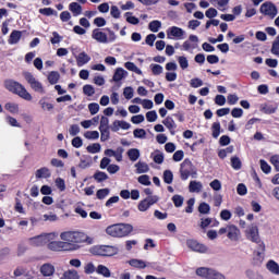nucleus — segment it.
<instances>
[{"instance_id": "nucleus-1", "label": "nucleus", "mask_w": 279, "mask_h": 279, "mask_svg": "<svg viewBox=\"0 0 279 279\" xmlns=\"http://www.w3.org/2000/svg\"><path fill=\"white\" fill-rule=\"evenodd\" d=\"M60 239L69 245H74L75 248L70 250V252L80 250L78 243H88V245L93 243V239L90 236L80 231H64L60 234Z\"/></svg>"}, {"instance_id": "nucleus-2", "label": "nucleus", "mask_w": 279, "mask_h": 279, "mask_svg": "<svg viewBox=\"0 0 279 279\" xmlns=\"http://www.w3.org/2000/svg\"><path fill=\"white\" fill-rule=\"evenodd\" d=\"M133 230L134 227L130 223H117L107 227L106 233L116 239H123V236H130Z\"/></svg>"}, {"instance_id": "nucleus-3", "label": "nucleus", "mask_w": 279, "mask_h": 279, "mask_svg": "<svg viewBox=\"0 0 279 279\" xmlns=\"http://www.w3.org/2000/svg\"><path fill=\"white\" fill-rule=\"evenodd\" d=\"M4 88H7V90L10 93H13V95H17L22 99H25V101H32L33 99L32 94L27 92L25 86L14 80H7L4 82Z\"/></svg>"}, {"instance_id": "nucleus-4", "label": "nucleus", "mask_w": 279, "mask_h": 279, "mask_svg": "<svg viewBox=\"0 0 279 279\" xmlns=\"http://www.w3.org/2000/svg\"><path fill=\"white\" fill-rule=\"evenodd\" d=\"M245 236L247 241L252 243H256L258 245V250L265 252V242L260 240V233L258 232V226L252 225L245 230Z\"/></svg>"}, {"instance_id": "nucleus-5", "label": "nucleus", "mask_w": 279, "mask_h": 279, "mask_svg": "<svg viewBox=\"0 0 279 279\" xmlns=\"http://www.w3.org/2000/svg\"><path fill=\"white\" fill-rule=\"evenodd\" d=\"M94 256H117L119 247L112 245H96L90 248Z\"/></svg>"}, {"instance_id": "nucleus-6", "label": "nucleus", "mask_w": 279, "mask_h": 279, "mask_svg": "<svg viewBox=\"0 0 279 279\" xmlns=\"http://www.w3.org/2000/svg\"><path fill=\"white\" fill-rule=\"evenodd\" d=\"M196 276L205 279H226V277L221 272L207 267L197 268Z\"/></svg>"}, {"instance_id": "nucleus-7", "label": "nucleus", "mask_w": 279, "mask_h": 279, "mask_svg": "<svg viewBox=\"0 0 279 279\" xmlns=\"http://www.w3.org/2000/svg\"><path fill=\"white\" fill-rule=\"evenodd\" d=\"M24 78L26 80L27 84H29L31 88L35 93H39L40 95H45V87L43 86V83H40L36 77H34V74L31 72H24L23 73Z\"/></svg>"}, {"instance_id": "nucleus-8", "label": "nucleus", "mask_w": 279, "mask_h": 279, "mask_svg": "<svg viewBox=\"0 0 279 279\" xmlns=\"http://www.w3.org/2000/svg\"><path fill=\"white\" fill-rule=\"evenodd\" d=\"M260 14L269 16V19H276L278 16V8L272 2H264L259 8Z\"/></svg>"}, {"instance_id": "nucleus-9", "label": "nucleus", "mask_w": 279, "mask_h": 279, "mask_svg": "<svg viewBox=\"0 0 279 279\" xmlns=\"http://www.w3.org/2000/svg\"><path fill=\"white\" fill-rule=\"evenodd\" d=\"M48 248L51 252H71V250H75L74 245L65 243L64 241H52L48 244Z\"/></svg>"}, {"instance_id": "nucleus-10", "label": "nucleus", "mask_w": 279, "mask_h": 279, "mask_svg": "<svg viewBox=\"0 0 279 279\" xmlns=\"http://www.w3.org/2000/svg\"><path fill=\"white\" fill-rule=\"evenodd\" d=\"M193 173V161L191 159L186 158L183 160L180 167V177L181 180H186L187 178H191Z\"/></svg>"}, {"instance_id": "nucleus-11", "label": "nucleus", "mask_w": 279, "mask_h": 279, "mask_svg": "<svg viewBox=\"0 0 279 279\" xmlns=\"http://www.w3.org/2000/svg\"><path fill=\"white\" fill-rule=\"evenodd\" d=\"M154 204H158V196H148L138 203L137 209L140 213H145L149 210Z\"/></svg>"}, {"instance_id": "nucleus-12", "label": "nucleus", "mask_w": 279, "mask_h": 279, "mask_svg": "<svg viewBox=\"0 0 279 279\" xmlns=\"http://www.w3.org/2000/svg\"><path fill=\"white\" fill-rule=\"evenodd\" d=\"M186 245L192 252H198V254H206L208 252V246L197 242L196 240H187Z\"/></svg>"}, {"instance_id": "nucleus-13", "label": "nucleus", "mask_w": 279, "mask_h": 279, "mask_svg": "<svg viewBox=\"0 0 279 279\" xmlns=\"http://www.w3.org/2000/svg\"><path fill=\"white\" fill-rule=\"evenodd\" d=\"M168 38H177V40H182L184 38V29L178 26H171L167 29Z\"/></svg>"}, {"instance_id": "nucleus-14", "label": "nucleus", "mask_w": 279, "mask_h": 279, "mask_svg": "<svg viewBox=\"0 0 279 279\" xmlns=\"http://www.w3.org/2000/svg\"><path fill=\"white\" fill-rule=\"evenodd\" d=\"M227 236L230 241H239V236H241V230L235 225H229Z\"/></svg>"}, {"instance_id": "nucleus-15", "label": "nucleus", "mask_w": 279, "mask_h": 279, "mask_svg": "<svg viewBox=\"0 0 279 279\" xmlns=\"http://www.w3.org/2000/svg\"><path fill=\"white\" fill-rule=\"evenodd\" d=\"M92 38L94 40H97V43H102V45L108 44V35L101 32L99 28H95L92 32Z\"/></svg>"}, {"instance_id": "nucleus-16", "label": "nucleus", "mask_w": 279, "mask_h": 279, "mask_svg": "<svg viewBox=\"0 0 279 279\" xmlns=\"http://www.w3.org/2000/svg\"><path fill=\"white\" fill-rule=\"evenodd\" d=\"M21 38H23V32L14 29L11 32L9 36L8 44L19 45V43L21 41Z\"/></svg>"}, {"instance_id": "nucleus-17", "label": "nucleus", "mask_w": 279, "mask_h": 279, "mask_svg": "<svg viewBox=\"0 0 279 279\" xmlns=\"http://www.w3.org/2000/svg\"><path fill=\"white\" fill-rule=\"evenodd\" d=\"M162 123L169 129L170 134L174 136L175 128H178V124H175V120L168 116L165 120H162Z\"/></svg>"}, {"instance_id": "nucleus-18", "label": "nucleus", "mask_w": 279, "mask_h": 279, "mask_svg": "<svg viewBox=\"0 0 279 279\" xmlns=\"http://www.w3.org/2000/svg\"><path fill=\"white\" fill-rule=\"evenodd\" d=\"M51 175V170H49V168L47 167H43L38 170H36L35 172V178H37V180H40L43 178L47 179Z\"/></svg>"}, {"instance_id": "nucleus-19", "label": "nucleus", "mask_w": 279, "mask_h": 279, "mask_svg": "<svg viewBox=\"0 0 279 279\" xmlns=\"http://www.w3.org/2000/svg\"><path fill=\"white\" fill-rule=\"evenodd\" d=\"M77 66H84V64H88L90 62V56L86 52H80L76 58Z\"/></svg>"}, {"instance_id": "nucleus-20", "label": "nucleus", "mask_w": 279, "mask_h": 279, "mask_svg": "<svg viewBox=\"0 0 279 279\" xmlns=\"http://www.w3.org/2000/svg\"><path fill=\"white\" fill-rule=\"evenodd\" d=\"M202 189H204V185L199 181H191L189 184L190 193H202Z\"/></svg>"}, {"instance_id": "nucleus-21", "label": "nucleus", "mask_w": 279, "mask_h": 279, "mask_svg": "<svg viewBox=\"0 0 279 279\" xmlns=\"http://www.w3.org/2000/svg\"><path fill=\"white\" fill-rule=\"evenodd\" d=\"M56 271V268L53 267V265L51 264H44L41 267H40V272L46 276V277H49V276H53V272Z\"/></svg>"}, {"instance_id": "nucleus-22", "label": "nucleus", "mask_w": 279, "mask_h": 279, "mask_svg": "<svg viewBox=\"0 0 279 279\" xmlns=\"http://www.w3.org/2000/svg\"><path fill=\"white\" fill-rule=\"evenodd\" d=\"M266 267L270 274H275V276H279V265L274 259L268 260Z\"/></svg>"}, {"instance_id": "nucleus-23", "label": "nucleus", "mask_w": 279, "mask_h": 279, "mask_svg": "<svg viewBox=\"0 0 279 279\" xmlns=\"http://www.w3.org/2000/svg\"><path fill=\"white\" fill-rule=\"evenodd\" d=\"M126 155L129 156V160H131L132 162H136V160L141 158V150H138L137 148H131L128 150Z\"/></svg>"}, {"instance_id": "nucleus-24", "label": "nucleus", "mask_w": 279, "mask_h": 279, "mask_svg": "<svg viewBox=\"0 0 279 279\" xmlns=\"http://www.w3.org/2000/svg\"><path fill=\"white\" fill-rule=\"evenodd\" d=\"M128 75V71H125L123 68H118L113 74V82H121L123 77Z\"/></svg>"}, {"instance_id": "nucleus-25", "label": "nucleus", "mask_w": 279, "mask_h": 279, "mask_svg": "<svg viewBox=\"0 0 279 279\" xmlns=\"http://www.w3.org/2000/svg\"><path fill=\"white\" fill-rule=\"evenodd\" d=\"M221 134V122L217 121L211 124V136L213 138H219Z\"/></svg>"}, {"instance_id": "nucleus-26", "label": "nucleus", "mask_w": 279, "mask_h": 279, "mask_svg": "<svg viewBox=\"0 0 279 279\" xmlns=\"http://www.w3.org/2000/svg\"><path fill=\"white\" fill-rule=\"evenodd\" d=\"M129 265L131 267H134L135 269H145L147 267V264L143 259H131L129 260Z\"/></svg>"}, {"instance_id": "nucleus-27", "label": "nucleus", "mask_w": 279, "mask_h": 279, "mask_svg": "<svg viewBox=\"0 0 279 279\" xmlns=\"http://www.w3.org/2000/svg\"><path fill=\"white\" fill-rule=\"evenodd\" d=\"M69 10L72 12L73 16H80V14H82V7L77 2L70 3Z\"/></svg>"}, {"instance_id": "nucleus-28", "label": "nucleus", "mask_w": 279, "mask_h": 279, "mask_svg": "<svg viewBox=\"0 0 279 279\" xmlns=\"http://www.w3.org/2000/svg\"><path fill=\"white\" fill-rule=\"evenodd\" d=\"M125 69H128V71H132L133 73H136L137 75H142L143 71H141V69H138V66H136V64L134 62L128 61L124 63Z\"/></svg>"}, {"instance_id": "nucleus-29", "label": "nucleus", "mask_w": 279, "mask_h": 279, "mask_svg": "<svg viewBox=\"0 0 279 279\" xmlns=\"http://www.w3.org/2000/svg\"><path fill=\"white\" fill-rule=\"evenodd\" d=\"M137 173H147L149 171V166L143 161L135 163Z\"/></svg>"}, {"instance_id": "nucleus-30", "label": "nucleus", "mask_w": 279, "mask_h": 279, "mask_svg": "<svg viewBox=\"0 0 279 279\" xmlns=\"http://www.w3.org/2000/svg\"><path fill=\"white\" fill-rule=\"evenodd\" d=\"M162 180L165 184H173V172L171 170H165Z\"/></svg>"}, {"instance_id": "nucleus-31", "label": "nucleus", "mask_w": 279, "mask_h": 279, "mask_svg": "<svg viewBox=\"0 0 279 279\" xmlns=\"http://www.w3.org/2000/svg\"><path fill=\"white\" fill-rule=\"evenodd\" d=\"M160 27H162V22L158 20H154L148 24V29L154 33L158 32Z\"/></svg>"}, {"instance_id": "nucleus-32", "label": "nucleus", "mask_w": 279, "mask_h": 279, "mask_svg": "<svg viewBox=\"0 0 279 279\" xmlns=\"http://www.w3.org/2000/svg\"><path fill=\"white\" fill-rule=\"evenodd\" d=\"M48 82L49 84H58V82H60V73L52 71L49 73L48 75Z\"/></svg>"}, {"instance_id": "nucleus-33", "label": "nucleus", "mask_w": 279, "mask_h": 279, "mask_svg": "<svg viewBox=\"0 0 279 279\" xmlns=\"http://www.w3.org/2000/svg\"><path fill=\"white\" fill-rule=\"evenodd\" d=\"M198 213L201 215H210V205L208 203H201L198 205Z\"/></svg>"}, {"instance_id": "nucleus-34", "label": "nucleus", "mask_w": 279, "mask_h": 279, "mask_svg": "<svg viewBox=\"0 0 279 279\" xmlns=\"http://www.w3.org/2000/svg\"><path fill=\"white\" fill-rule=\"evenodd\" d=\"M94 180H96V182H106V180H108V174L104 171H96Z\"/></svg>"}, {"instance_id": "nucleus-35", "label": "nucleus", "mask_w": 279, "mask_h": 279, "mask_svg": "<svg viewBox=\"0 0 279 279\" xmlns=\"http://www.w3.org/2000/svg\"><path fill=\"white\" fill-rule=\"evenodd\" d=\"M87 151H88V154H99V151H101V144L94 143L92 145H88Z\"/></svg>"}, {"instance_id": "nucleus-36", "label": "nucleus", "mask_w": 279, "mask_h": 279, "mask_svg": "<svg viewBox=\"0 0 279 279\" xmlns=\"http://www.w3.org/2000/svg\"><path fill=\"white\" fill-rule=\"evenodd\" d=\"M124 16L126 17V22L131 25H138V23H141V20H138L136 16H133L132 12H126Z\"/></svg>"}, {"instance_id": "nucleus-37", "label": "nucleus", "mask_w": 279, "mask_h": 279, "mask_svg": "<svg viewBox=\"0 0 279 279\" xmlns=\"http://www.w3.org/2000/svg\"><path fill=\"white\" fill-rule=\"evenodd\" d=\"M108 195H110V189H108V187L100 189L96 192L97 199H106V197H108Z\"/></svg>"}, {"instance_id": "nucleus-38", "label": "nucleus", "mask_w": 279, "mask_h": 279, "mask_svg": "<svg viewBox=\"0 0 279 279\" xmlns=\"http://www.w3.org/2000/svg\"><path fill=\"white\" fill-rule=\"evenodd\" d=\"M61 279H80V275H77V270H68L63 274Z\"/></svg>"}, {"instance_id": "nucleus-39", "label": "nucleus", "mask_w": 279, "mask_h": 279, "mask_svg": "<svg viewBox=\"0 0 279 279\" xmlns=\"http://www.w3.org/2000/svg\"><path fill=\"white\" fill-rule=\"evenodd\" d=\"M179 66L182 69V71H186L189 69V59L184 56L178 57Z\"/></svg>"}, {"instance_id": "nucleus-40", "label": "nucleus", "mask_w": 279, "mask_h": 279, "mask_svg": "<svg viewBox=\"0 0 279 279\" xmlns=\"http://www.w3.org/2000/svg\"><path fill=\"white\" fill-rule=\"evenodd\" d=\"M84 136L88 141H97V138H99V131H87Z\"/></svg>"}, {"instance_id": "nucleus-41", "label": "nucleus", "mask_w": 279, "mask_h": 279, "mask_svg": "<svg viewBox=\"0 0 279 279\" xmlns=\"http://www.w3.org/2000/svg\"><path fill=\"white\" fill-rule=\"evenodd\" d=\"M4 108L12 114H16V112H19V106L14 102H7Z\"/></svg>"}, {"instance_id": "nucleus-42", "label": "nucleus", "mask_w": 279, "mask_h": 279, "mask_svg": "<svg viewBox=\"0 0 279 279\" xmlns=\"http://www.w3.org/2000/svg\"><path fill=\"white\" fill-rule=\"evenodd\" d=\"M97 272L104 276L105 278H110V269L104 265L97 267Z\"/></svg>"}, {"instance_id": "nucleus-43", "label": "nucleus", "mask_w": 279, "mask_h": 279, "mask_svg": "<svg viewBox=\"0 0 279 279\" xmlns=\"http://www.w3.org/2000/svg\"><path fill=\"white\" fill-rule=\"evenodd\" d=\"M100 132V141L106 143L110 138V129H99Z\"/></svg>"}, {"instance_id": "nucleus-44", "label": "nucleus", "mask_w": 279, "mask_h": 279, "mask_svg": "<svg viewBox=\"0 0 279 279\" xmlns=\"http://www.w3.org/2000/svg\"><path fill=\"white\" fill-rule=\"evenodd\" d=\"M150 71H151L153 75H160V74H162L163 69H162V65H160V64L151 63Z\"/></svg>"}, {"instance_id": "nucleus-45", "label": "nucleus", "mask_w": 279, "mask_h": 279, "mask_svg": "<svg viewBox=\"0 0 279 279\" xmlns=\"http://www.w3.org/2000/svg\"><path fill=\"white\" fill-rule=\"evenodd\" d=\"M172 202H173L175 208H180V207H182V204H184V197L175 194L174 196H172Z\"/></svg>"}, {"instance_id": "nucleus-46", "label": "nucleus", "mask_w": 279, "mask_h": 279, "mask_svg": "<svg viewBox=\"0 0 279 279\" xmlns=\"http://www.w3.org/2000/svg\"><path fill=\"white\" fill-rule=\"evenodd\" d=\"M83 93L87 95V97H93V95H95V87H93V85H84Z\"/></svg>"}, {"instance_id": "nucleus-47", "label": "nucleus", "mask_w": 279, "mask_h": 279, "mask_svg": "<svg viewBox=\"0 0 279 279\" xmlns=\"http://www.w3.org/2000/svg\"><path fill=\"white\" fill-rule=\"evenodd\" d=\"M39 14H43L44 16H53L57 12L52 8H44L39 9Z\"/></svg>"}, {"instance_id": "nucleus-48", "label": "nucleus", "mask_w": 279, "mask_h": 279, "mask_svg": "<svg viewBox=\"0 0 279 279\" xmlns=\"http://www.w3.org/2000/svg\"><path fill=\"white\" fill-rule=\"evenodd\" d=\"M157 119H158V113L156 112V110L148 111L146 113V120L148 121V123H154V121H156Z\"/></svg>"}, {"instance_id": "nucleus-49", "label": "nucleus", "mask_w": 279, "mask_h": 279, "mask_svg": "<svg viewBox=\"0 0 279 279\" xmlns=\"http://www.w3.org/2000/svg\"><path fill=\"white\" fill-rule=\"evenodd\" d=\"M133 136L135 138H145V136H147V132L145 131V129H135L133 131Z\"/></svg>"}, {"instance_id": "nucleus-50", "label": "nucleus", "mask_w": 279, "mask_h": 279, "mask_svg": "<svg viewBox=\"0 0 279 279\" xmlns=\"http://www.w3.org/2000/svg\"><path fill=\"white\" fill-rule=\"evenodd\" d=\"M259 165L264 173H271V166H269L265 159L259 160Z\"/></svg>"}, {"instance_id": "nucleus-51", "label": "nucleus", "mask_w": 279, "mask_h": 279, "mask_svg": "<svg viewBox=\"0 0 279 279\" xmlns=\"http://www.w3.org/2000/svg\"><path fill=\"white\" fill-rule=\"evenodd\" d=\"M56 186L61 192L66 191V183L64 182V179H62V178L56 179Z\"/></svg>"}, {"instance_id": "nucleus-52", "label": "nucleus", "mask_w": 279, "mask_h": 279, "mask_svg": "<svg viewBox=\"0 0 279 279\" xmlns=\"http://www.w3.org/2000/svg\"><path fill=\"white\" fill-rule=\"evenodd\" d=\"M220 218L222 221H230V219H232V213L228 209H222L220 211Z\"/></svg>"}, {"instance_id": "nucleus-53", "label": "nucleus", "mask_w": 279, "mask_h": 279, "mask_svg": "<svg viewBox=\"0 0 279 279\" xmlns=\"http://www.w3.org/2000/svg\"><path fill=\"white\" fill-rule=\"evenodd\" d=\"M231 167L232 169H235L236 171H239V169H241L242 167L241 159L239 157H232Z\"/></svg>"}, {"instance_id": "nucleus-54", "label": "nucleus", "mask_w": 279, "mask_h": 279, "mask_svg": "<svg viewBox=\"0 0 279 279\" xmlns=\"http://www.w3.org/2000/svg\"><path fill=\"white\" fill-rule=\"evenodd\" d=\"M137 181L144 186H149L151 184V181H149V175L147 174L140 175Z\"/></svg>"}, {"instance_id": "nucleus-55", "label": "nucleus", "mask_w": 279, "mask_h": 279, "mask_svg": "<svg viewBox=\"0 0 279 279\" xmlns=\"http://www.w3.org/2000/svg\"><path fill=\"white\" fill-rule=\"evenodd\" d=\"M183 159H184V150H177L172 156V160H174V162H180Z\"/></svg>"}, {"instance_id": "nucleus-56", "label": "nucleus", "mask_w": 279, "mask_h": 279, "mask_svg": "<svg viewBox=\"0 0 279 279\" xmlns=\"http://www.w3.org/2000/svg\"><path fill=\"white\" fill-rule=\"evenodd\" d=\"M88 110L90 112L92 116L97 114V112H99V104L97 102H90L88 105Z\"/></svg>"}, {"instance_id": "nucleus-57", "label": "nucleus", "mask_w": 279, "mask_h": 279, "mask_svg": "<svg viewBox=\"0 0 279 279\" xmlns=\"http://www.w3.org/2000/svg\"><path fill=\"white\" fill-rule=\"evenodd\" d=\"M190 85L192 88H199L201 86H204V81L201 78H192L190 82Z\"/></svg>"}, {"instance_id": "nucleus-58", "label": "nucleus", "mask_w": 279, "mask_h": 279, "mask_svg": "<svg viewBox=\"0 0 279 279\" xmlns=\"http://www.w3.org/2000/svg\"><path fill=\"white\" fill-rule=\"evenodd\" d=\"M270 51L274 56H279V36H277L276 40L272 43Z\"/></svg>"}, {"instance_id": "nucleus-59", "label": "nucleus", "mask_w": 279, "mask_h": 279, "mask_svg": "<svg viewBox=\"0 0 279 279\" xmlns=\"http://www.w3.org/2000/svg\"><path fill=\"white\" fill-rule=\"evenodd\" d=\"M209 186L213 191H221V181H219V179H215L209 183Z\"/></svg>"}, {"instance_id": "nucleus-60", "label": "nucleus", "mask_w": 279, "mask_h": 279, "mask_svg": "<svg viewBox=\"0 0 279 279\" xmlns=\"http://www.w3.org/2000/svg\"><path fill=\"white\" fill-rule=\"evenodd\" d=\"M110 14L113 19H121V11L117 5L111 7Z\"/></svg>"}, {"instance_id": "nucleus-61", "label": "nucleus", "mask_w": 279, "mask_h": 279, "mask_svg": "<svg viewBox=\"0 0 279 279\" xmlns=\"http://www.w3.org/2000/svg\"><path fill=\"white\" fill-rule=\"evenodd\" d=\"M236 193L238 195H247V186L243 183H239L236 187Z\"/></svg>"}, {"instance_id": "nucleus-62", "label": "nucleus", "mask_w": 279, "mask_h": 279, "mask_svg": "<svg viewBox=\"0 0 279 279\" xmlns=\"http://www.w3.org/2000/svg\"><path fill=\"white\" fill-rule=\"evenodd\" d=\"M123 95H124L125 99H132V97H134V88L125 87L123 90Z\"/></svg>"}, {"instance_id": "nucleus-63", "label": "nucleus", "mask_w": 279, "mask_h": 279, "mask_svg": "<svg viewBox=\"0 0 279 279\" xmlns=\"http://www.w3.org/2000/svg\"><path fill=\"white\" fill-rule=\"evenodd\" d=\"M94 25H96V27H106V19L104 17L94 19Z\"/></svg>"}, {"instance_id": "nucleus-64", "label": "nucleus", "mask_w": 279, "mask_h": 279, "mask_svg": "<svg viewBox=\"0 0 279 279\" xmlns=\"http://www.w3.org/2000/svg\"><path fill=\"white\" fill-rule=\"evenodd\" d=\"M270 162L279 171V155H274L270 157Z\"/></svg>"}]
</instances>
